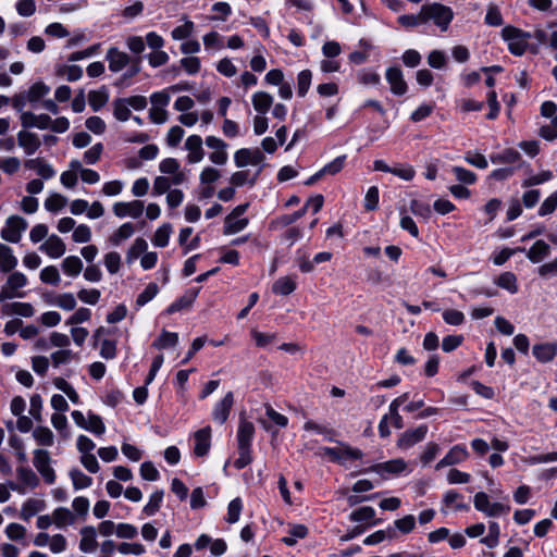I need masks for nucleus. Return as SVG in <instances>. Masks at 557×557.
Wrapping results in <instances>:
<instances>
[{
	"label": "nucleus",
	"mask_w": 557,
	"mask_h": 557,
	"mask_svg": "<svg viewBox=\"0 0 557 557\" xmlns=\"http://www.w3.org/2000/svg\"><path fill=\"white\" fill-rule=\"evenodd\" d=\"M468 457H469V453L465 445H460V444L455 445L449 449V451L445 455V457L436 463L435 469L440 470L444 467L461 463Z\"/></svg>",
	"instance_id": "nucleus-11"
},
{
	"label": "nucleus",
	"mask_w": 557,
	"mask_h": 557,
	"mask_svg": "<svg viewBox=\"0 0 557 557\" xmlns=\"http://www.w3.org/2000/svg\"><path fill=\"white\" fill-rule=\"evenodd\" d=\"M194 30V23L191 21L185 22L183 25L175 27L171 35L174 40H183L188 38Z\"/></svg>",
	"instance_id": "nucleus-61"
},
{
	"label": "nucleus",
	"mask_w": 557,
	"mask_h": 557,
	"mask_svg": "<svg viewBox=\"0 0 557 557\" xmlns=\"http://www.w3.org/2000/svg\"><path fill=\"white\" fill-rule=\"evenodd\" d=\"M233 405L234 395L232 392H228L219 403L215 404L212 411L213 420L220 424H223L227 420Z\"/></svg>",
	"instance_id": "nucleus-15"
},
{
	"label": "nucleus",
	"mask_w": 557,
	"mask_h": 557,
	"mask_svg": "<svg viewBox=\"0 0 557 557\" xmlns=\"http://www.w3.org/2000/svg\"><path fill=\"white\" fill-rule=\"evenodd\" d=\"M195 438V447H194V454L197 457H205L211 446V428L205 426L194 434Z\"/></svg>",
	"instance_id": "nucleus-13"
},
{
	"label": "nucleus",
	"mask_w": 557,
	"mask_h": 557,
	"mask_svg": "<svg viewBox=\"0 0 557 557\" xmlns=\"http://www.w3.org/2000/svg\"><path fill=\"white\" fill-rule=\"evenodd\" d=\"M312 73L310 70H302L297 76V95L305 97L310 88Z\"/></svg>",
	"instance_id": "nucleus-44"
},
{
	"label": "nucleus",
	"mask_w": 557,
	"mask_h": 557,
	"mask_svg": "<svg viewBox=\"0 0 557 557\" xmlns=\"http://www.w3.org/2000/svg\"><path fill=\"white\" fill-rule=\"evenodd\" d=\"M406 462L404 459H393L385 462L375 463L362 472H374L381 475L382 479L386 480L389 475H397L406 470Z\"/></svg>",
	"instance_id": "nucleus-6"
},
{
	"label": "nucleus",
	"mask_w": 557,
	"mask_h": 557,
	"mask_svg": "<svg viewBox=\"0 0 557 557\" xmlns=\"http://www.w3.org/2000/svg\"><path fill=\"white\" fill-rule=\"evenodd\" d=\"M243 510V502L239 497L234 498L227 506V515L225 520L233 524L239 520Z\"/></svg>",
	"instance_id": "nucleus-47"
},
{
	"label": "nucleus",
	"mask_w": 557,
	"mask_h": 557,
	"mask_svg": "<svg viewBox=\"0 0 557 557\" xmlns=\"http://www.w3.org/2000/svg\"><path fill=\"white\" fill-rule=\"evenodd\" d=\"M104 265L111 274H115L120 270L121 256L116 251H111L104 256Z\"/></svg>",
	"instance_id": "nucleus-64"
},
{
	"label": "nucleus",
	"mask_w": 557,
	"mask_h": 557,
	"mask_svg": "<svg viewBox=\"0 0 557 557\" xmlns=\"http://www.w3.org/2000/svg\"><path fill=\"white\" fill-rule=\"evenodd\" d=\"M553 178V173L552 171H542L535 175H531L530 177L525 178L523 182H522V187L523 188H529V187H532V186H536V185H541L545 182H548Z\"/></svg>",
	"instance_id": "nucleus-49"
},
{
	"label": "nucleus",
	"mask_w": 557,
	"mask_h": 557,
	"mask_svg": "<svg viewBox=\"0 0 557 557\" xmlns=\"http://www.w3.org/2000/svg\"><path fill=\"white\" fill-rule=\"evenodd\" d=\"M18 480L27 487L35 488L39 484V479L36 473L27 467L17 468Z\"/></svg>",
	"instance_id": "nucleus-35"
},
{
	"label": "nucleus",
	"mask_w": 557,
	"mask_h": 557,
	"mask_svg": "<svg viewBox=\"0 0 557 557\" xmlns=\"http://www.w3.org/2000/svg\"><path fill=\"white\" fill-rule=\"evenodd\" d=\"M76 355L70 349H61L51 355L52 366L59 368L61 364L69 363Z\"/></svg>",
	"instance_id": "nucleus-54"
},
{
	"label": "nucleus",
	"mask_w": 557,
	"mask_h": 557,
	"mask_svg": "<svg viewBox=\"0 0 557 557\" xmlns=\"http://www.w3.org/2000/svg\"><path fill=\"white\" fill-rule=\"evenodd\" d=\"M324 454L329 456L332 461H336L341 465H344L347 460L361 459L363 457V453L359 448L350 446H346L343 449L325 447Z\"/></svg>",
	"instance_id": "nucleus-9"
},
{
	"label": "nucleus",
	"mask_w": 557,
	"mask_h": 557,
	"mask_svg": "<svg viewBox=\"0 0 557 557\" xmlns=\"http://www.w3.org/2000/svg\"><path fill=\"white\" fill-rule=\"evenodd\" d=\"M27 221L20 215H11L1 230V237L5 242L16 244L21 240L22 233L27 228Z\"/></svg>",
	"instance_id": "nucleus-4"
},
{
	"label": "nucleus",
	"mask_w": 557,
	"mask_h": 557,
	"mask_svg": "<svg viewBox=\"0 0 557 557\" xmlns=\"http://www.w3.org/2000/svg\"><path fill=\"white\" fill-rule=\"evenodd\" d=\"M163 495L164 494H163L162 490H157L150 495L149 502L143 509V511L146 516H148V517L153 516L160 509V506H161V503L163 499Z\"/></svg>",
	"instance_id": "nucleus-40"
},
{
	"label": "nucleus",
	"mask_w": 557,
	"mask_h": 557,
	"mask_svg": "<svg viewBox=\"0 0 557 557\" xmlns=\"http://www.w3.org/2000/svg\"><path fill=\"white\" fill-rule=\"evenodd\" d=\"M53 523L58 528H64L66 525H71L75 522V515L65 507H59L52 512Z\"/></svg>",
	"instance_id": "nucleus-27"
},
{
	"label": "nucleus",
	"mask_w": 557,
	"mask_h": 557,
	"mask_svg": "<svg viewBox=\"0 0 557 557\" xmlns=\"http://www.w3.org/2000/svg\"><path fill=\"white\" fill-rule=\"evenodd\" d=\"M443 320L449 325H461L465 322V314L456 309H447L443 312Z\"/></svg>",
	"instance_id": "nucleus-62"
},
{
	"label": "nucleus",
	"mask_w": 557,
	"mask_h": 557,
	"mask_svg": "<svg viewBox=\"0 0 557 557\" xmlns=\"http://www.w3.org/2000/svg\"><path fill=\"white\" fill-rule=\"evenodd\" d=\"M147 248L148 244L144 238H136L127 251V261L132 262L133 260L137 259L141 253H144L147 250Z\"/></svg>",
	"instance_id": "nucleus-51"
},
{
	"label": "nucleus",
	"mask_w": 557,
	"mask_h": 557,
	"mask_svg": "<svg viewBox=\"0 0 557 557\" xmlns=\"http://www.w3.org/2000/svg\"><path fill=\"white\" fill-rule=\"evenodd\" d=\"M70 478L76 491L87 488L92 484V479L77 468L70 471Z\"/></svg>",
	"instance_id": "nucleus-37"
},
{
	"label": "nucleus",
	"mask_w": 557,
	"mask_h": 557,
	"mask_svg": "<svg viewBox=\"0 0 557 557\" xmlns=\"http://www.w3.org/2000/svg\"><path fill=\"white\" fill-rule=\"evenodd\" d=\"M101 293L99 289L91 288L86 289L83 288L77 293V297L81 301L88 305H96L100 299Z\"/></svg>",
	"instance_id": "nucleus-59"
},
{
	"label": "nucleus",
	"mask_w": 557,
	"mask_h": 557,
	"mask_svg": "<svg viewBox=\"0 0 557 557\" xmlns=\"http://www.w3.org/2000/svg\"><path fill=\"white\" fill-rule=\"evenodd\" d=\"M41 509V502L29 498L27 499L21 509V518L25 521L29 520L33 516H35Z\"/></svg>",
	"instance_id": "nucleus-45"
},
{
	"label": "nucleus",
	"mask_w": 557,
	"mask_h": 557,
	"mask_svg": "<svg viewBox=\"0 0 557 557\" xmlns=\"http://www.w3.org/2000/svg\"><path fill=\"white\" fill-rule=\"evenodd\" d=\"M134 234V226L127 222L122 224L111 236L110 242L114 246H119L123 240L129 238Z\"/></svg>",
	"instance_id": "nucleus-38"
},
{
	"label": "nucleus",
	"mask_w": 557,
	"mask_h": 557,
	"mask_svg": "<svg viewBox=\"0 0 557 557\" xmlns=\"http://www.w3.org/2000/svg\"><path fill=\"white\" fill-rule=\"evenodd\" d=\"M33 463L42 479L48 484H53L55 481V472L50 466L51 458L48 450L35 449Z\"/></svg>",
	"instance_id": "nucleus-5"
},
{
	"label": "nucleus",
	"mask_w": 557,
	"mask_h": 557,
	"mask_svg": "<svg viewBox=\"0 0 557 557\" xmlns=\"http://www.w3.org/2000/svg\"><path fill=\"white\" fill-rule=\"evenodd\" d=\"M428 425L421 424L416 429L405 431L397 441V447L400 449H408L422 442L428 434Z\"/></svg>",
	"instance_id": "nucleus-7"
},
{
	"label": "nucleus",
	"mask_w": 557,
	"mask_h": 557,
	"mask_svg": "<svg viewBox=\"0 0 557 557\" xmlns=\"http://www.w3.org/2000/svg\"><path fill=\"white\" fill-rule=\"evenodd\" d=\"M385 78L389 84L391 92L394 94L395 96H403L407 92L408 85L399 67H388L385 73Z\"/></svg>",
	"instance_id": "nucleus-8"
},
{
	"label": "nucleus",
	"mask_w": 557,
	"mask_h": 557,
	"mask_svg": "<svg viewBox=\"0 0 557 557\" xmlns=\"http://www.w3.org/2000/svg\"><path fill=\"white\" fill-rule=\"evenodd\" d=\"M463 496L456 492L455 490H449L445 493L443 497V505L448 509H454L456 511H468L469 505L462 502Z\"/></svg>",
	"instance_id": "nucleus-22"
},
{
	"label": "nucleus",
	"mask_w": 557,
	"mask_h": 557,
	"mask_svg": "<svg viewBox=\"0 0 557 557\" xmlns=\"http://www.w3.org/2000/svg\"><path fill=\"white\" fill-rule=\"evenodd\" d=\"M159 292V287L156 283H149L145 289L138 295L136 299L137 306L141 307L152 300Z\"/></svg>",
	"instance_id": "nucleus-52"
},
{
	"label": "nucleus",
	"mask_w": 557,
	"mask_h": 557,
	"mask_svg": "<svg viewBox=\"0 0 557 557\" xmlns=\"http://www.w3.org/2000/svg\"><path fill=\"white\" fill-rule=\"evenodd\" d=\"M297 287L294 278L290 276H283L277 278L272 286V292L276 295L287 296L290 295Z\"/></svg>",
	"instance_id": "nucleus-28"
},
{
	"label": "nucleus",
	"mask_w": 557,
	"mask_h": 557,
	"mask_svg": "<svg viewBox=\"0 0 557 557\" xmlns=\"http://www.w3.org/2000/svg\"><path fill=\"white\" fill-rule=\"evenodd\" d=\"M5 283L0 290V301L13 298H23L25 293L22 290L28 283L26 275L22 272H9Z\"/></svg>",
	"instance_id": "nucleus-3"
},
{
	"label": "nucleus",
	"mask_w": 557,
	"mask_h": 557,
	"mask_svg": "<svg viewBox=\"0 0 557 557\" xmlns=\"http://www.w3.org/2000/svg\"><path fill=\"white\" fill-rule=\"evenodd\" d=\"M106 60L109 63V70L113 73H119L132 62V58L123 51H120L116 47L108 49Z\"/></svg>",
	"instance_id": "nucleus-10"
},
{
	"label": "nucleus",
	"mask_w": 557,
	"mask_h": 557,
	"mask_svg": "<svg viewBox=\"0 0 557 557\" xmlns=\"http://www.w3.org/2000/svg\"><path fill=\"white\" fill-rule=\"evenodd\" d=\"M17 265V258L10 246L0 243V271L9 273Z\"/></svg>",
	"instance_id": "nucleus-20"
},
{
	"label": "nucleus",
	"mask_w": 557,
	"mask_h": 557,
	"mask_svg": "<svg viewBox=\"0 0 557 557\" xmlns=\"http://www.w3.org/2000/svg\"><path fill=\"white\" fill-rule=\"evenodd\" d=\"M144 208V202L140 200L115 202L113 206V213L117 218L131 216L133 219H138L143 214Z\"/></svg>",
	"instance_id": "nucleus-12"
},
{
	"label": "nucleus",
	"mask_w": 557,
	"mask_h": 557,
	"mask_svg": "<svg viewBox=\"0 0 557 557\" xmlns=\"http://www.w3.org/2000/svg\"><path fill=\"white\" fill-rule=\"evenodd\" d=\"M248 225V219L247 218H235L232 215H227L224 221V228L223 234L224 235H232L236 234L240 231H243Z\"/></svg>",
	"instance_id": "nucleus-30"
},
{
	"label": "nucleus",
	"mask_w": 557,
	"mask_h": 557,
	"mask_svg": "<svg viewBox=\"0 0 557 557\" xmlns=\"http://www.w3.org/2000/svg\"><path fill=\"white\" fill-rule=\"evenodd\" d=\"M85 430L96 435H102L106 432V425L100 416L89 411L87 416V428Z\"/></svg>",
	"instance_id": "nucleus-41"
},
{
	"label": "nucleus",
	"mask_w": 557,
	"mask_h": 557,
	"mask_svg": "<svg viewBox=\"0 0 557 557\" xmlns=\"http://www.w3.org/2000/svg\"><path fill=\"white\" fill-rule=\"evenodd\" d=\"M81 535L79 549L83 553H94L98 547L96 529L91 525L84 527L81 529Z\"/></svg>",
	"instance_id": "nucleus-19"
},
{
	"label": "nucleus",
	"mask_w": 557,
	"mask_h": 557,
	"mask_svg": "<svg viewBox=\"0 0 557 557\" xmlns=\"http://www.w3.org/2000/svg\"><path fill=\"white\" fill-rule=\"evenodd\" d=\"M396 530L392 527H388L386 530H379L370 535H368L363 540L364 545H376L381 542H383L385 539H395L396 537Z\"/></svg>",
	"instance_id": "nucleus-34"
},
{
	"label": "nucleus",
	"mask_w": 557,
	"mask_h": 557,
	"mask_svg": "<svg viewBox=\"0 0 557 557\" xmlns=\"http://www.w3.org/2000/svg\"><path fill=\"white\" fill-rule=\"evenodd\" d=\"M490 159L493 164H505V163L512 164V163L518 162L521 159V154L519 153V151H517L512 148H507V149L503 150L502 152L492 153L490 156Z\"/></svg>",
	"instance_id": "nucleus-26"
},
{
	"label": "nucleus",
	"mask_w": 557,
	"mask_h": 557,
	"mask_svg": "<svg viewBox=\"0 0 557 557\" xmlns=\"http://www.w3.org/2000/svg\"><path fill=\"white\" fill-rule=\"evenodd\" d=\"M375 517V510L374 508L370 506H363L356 510H354L349 518L354 522H363L372 520Z\"/></svg>",
	"instance_id": "nucleus-48"
},
{
	"label": "nucleus",
	"mask_w": 557,
	"mask_h": 557,
	"mask_svg": "<svg viewBox=\"0 0 557 557\" xmlns=\"http://www.w3.org/2000/svg\"><path fill=\"white\" fill-rule=\"evenodd\" d=\"M550 253V246L542 239L536 240L527 251V258L532 263H540Z\"/></svg>",
	"instance_id": "nucleus-21"
},
{
	"label": "nucleus",
	"mask_w": 557,
	"mask_h": 557,
	"mask_svg": "<svg viewBox=\"0 0 557 557\" xmlns=\"http://www.w3.org/2000/svg\"><path fill=\"white\" fill-rule=\"evenodd\" d=\"M395 528L403 534L410 533L416 527V519L412 515H407L401 519H397L394 522Z\"/></svg>",
	"instance_id": "nucleus-58"
},
{
	"label": "nucleus",
	"mask_w": 557,
	"mask_h": 557,
	"mask_svg": "<svg viewBox=\"0 0 557 557\" xmlns=\"http://www.w3.org/2000/svg\"><path fill=\"white\" fill-rule=\"evenodd\" d=\"M453 173L455 174L456 178L463 184L471 185L476 181V174L474 172L461 166H454Z\"/></svg>",
	"instance_id": "nucleus-57"
},
{
	"label": "nucleus",
	"mask_w": 557,
	"mask_h": 557,
	"mask_svg": "<svg viewBox=\"0 0 557 557\" xmlns=\"http://www.w3.org/2000/svg\"><path fill=\"white\" fill-rule=\"evenodd\" d=\"M49 91H50V88L42 82L35 83L34 85H32L29 87L28 91L26 92L28 102H30V103L38 102L41 98L47 96L49 94Z\"/></svg>",
	"instance_id": "nucleus-36"
},
{
	"label": "nucleus",
	"mask_w": 557,
	"mask_h": 557,
	"mask_svg": "<svg viewBox=\"0 0 557 557\" xmlns=\"http://www.w3.org/2000/svg\"><path fill=\"white\" fill-rule=\"evenodd\" d=\"M255 435L253 423L247 420H240L237 431L238 445L250 446Z\"/></svg>",
	"instance_id": "nucleus-25"
},
{
	"label": "nucleus",
	"mask_w": 557,
	"mask_h": 557,
	"mask_svg": "<svg viewBox=\"0 0 557 557\" xmlns=\"http://www.w3.org/2000/svg\"><path fill=\"white\" fill-rule=\"evenodd\" d=\"M502 37L508 42V49L513 55H523L529 48L528 40L532 38L530 32H524L515 26H505L502 29Z\"/></svg>",
	"instance_id": "nucleus-1"
},
{
	"label": "nucleus",
	"mask_w": 557,
	"mask_h": 557,
	"mask_svg": "<svg viewBox=\"0 0 557 557\" xmlns=\"http://www.w3.org/2000/svg\"><path fill=\"white\" fill-rule=\"evenodd\" d=\"M172 233V225L170 223H164L160 227L157 228L152 243L157 247H165L169 244V239Z\"/></svg>",
	"instance_id": "nucleus-39"
},
{
	"label": "nucleus",
	"mask_w": 557,
	"mask_h": 557,
	"mask_svg": "<svg viewBox=\"0 0 557 557\" xmlns=\"http://www.w3.org/2000/svg\"><path fill=\"white\" fill-rule=\"evenodd\" d=\"M33 437L39 445L51 446L53 444V433L47 426H38L33 431Z\"/></svg>",
	"instance_id": "nucleus-43"
},
{
	"label": "nucleus",
	"mask_w": 557,
	"mask_h": 557,
	"mask_svg": "<svg viewBox=\"0 0 557 557\" xmlns=\"http://www.w3.org/2000/svg\"><path fill=\"white\" fill-rule=\"evenodd\" d=\"M66 203V198L60 194L50 195L45 201V208L50 212L61 210Z\"/></svg>",
	"instance_id": "nucleus-56"
},
{
	"label": "nucleus",
	"mask_w": 557,
	"mask_h": 557,
	"mask_svg": "<svg viewBox=\"0 0 557 557\" xmlns=\"http://www.w3.org/2000/svg\"><path fill=\"white\" fill-rule=\"evenodd\" d=\"M557 209V190L549 195L541 205L539 215L552 214Z\"/></svg>",
	"instance_id": "nucleus-60"
},
{
	"label": "nucleus",
	"mask_w": 557,
	"mask_h": 557,
	"mask_svg": "<svg viewBox=\"0 0 557 557\" xmlns=\"http://www.w3.org/2000/svg\"><path fill=\"white\" fill-rule=\"evenodd\" d=\"M346 161V156H339L332 162L325 164L320 171L324 175H335L342 171Z\"/></svg>",
	"instance_id": "nucleus-55"
},
{
	"label": "nucleus",
	"mask_w": 557,
	"mask_h": 557,
	"mask_svg": "<svg viewBox=\"0 0 557 557\" xmlns=\"http://www.w3.org/2000/svg\"><path fill=\"white\" fill-rule=\"evenodd\" d=\"M495 284L498 287L508 290L510 294H516L518 292L517 277L512 272L502 273L495 281Z\"/></svg>",
	"instance_id": "nucleus-33"
},
{
	"label": "nucleus",
	"mask_w": 557,
	"mask_h": 557,
	"mask_svg": "<svg viewBox=\"0 0 557 557\" xmlns=\"http://www.w3.org/2000/svg\"><path fill=\"white\" fill-rule=\"evenodd\" d=\"M51 304L63 309V310L71 311V310L75 309V307H76V299L73 294L64 293V294L58 295L51 301Z\"/></svg>",
	"instance_id": "nucleus-46"
},
{
	"label": "nucleus",
	"mask_w": 557,
	"mask_h": 557,
	"mask_svg": "<svg viewBox=\"0 0 557 557\" xmlns=\"http://www.w3.org/2000/svg\"><path fill=\"white\" fill-rule=\"evenodd\" d=\"M251 461L252 457L250 446L238 445V458L234 461V467L240 470L251 463Z\"/></svg>",
	"instance_id": "nucleus-50"
},
{
	"label": "nucleus",
	"mask_w": 557,
	"mask_h": 557,
	"mask_svg": "<svg viewBox=\"0 0 557 557\" xmlns=\"http://www.w3.org/2000/svg\"><path fill=\"white\" fill-rule=\"evenodd\" d=\"M113 115L121 122H125L132 116V112L123 98L113 101Z\"/></svg>",
	"instance_id": "nucleus-42"
},
{
	"label": "nucleus",
	"mask_w": 557,
	"mask_h": 557,
	"mask_svg": "<svg viewBox=\"0 0 557 557\" xmlns=\"http://www.w3.org/2000/svg\"><path fill=\"white\" fill-rule=\"evenodd\" d=\"M91 318V311L88 308L81 307L67 320V325H76L88 321Z\"/></svg>",
	"instance_id": "nucleus-63"
},
{
	"label": "nucleus",
	"mask_w": 557,
	"mask_h": 557,
	"mask_svg": "<svg viewBox=\"0 0 557 557\" xmlns=\"http://www.w3.org/2000/svg\"><path fill=\"white\" fill-rule=\"evenodd\" d=\"M423 17L425 23L432 21L442 32H446L454 17V12L449 7L434 2L423 4Z\"/></svg>",
	"instance_id": "nucleus-2"
},
{
	"label": "nucleus",
	"mask_w": 557,
	"mask_h": 557,
	"mask_svg": "<svg viewBox=\"0 0 557 557\" xmlns=\"http://www.w3.org/2000/svg\"><path fill=\"white\" fill-rule=\"evenodd\" d=\"M25 165L36 170L37 174L45 180L52 178L55 175L53 168L40 158L27 160Z\"/></svg>",
	"instance_id": "nucleus-23"
},
{
	"label": "nucleus",
	"mask_w": 557,
	"mask_h": 557,
	"mask_svg": "<svg viewBox=\"0 0 557 557\" xmlns=\"http://www.w3.org/2000/svg\"><path fill=\"white\" fill-rule=\"evenodd\" d=\"M109 100V94L106 87L98 90H91L88 94V102L92 111L98 112Z\"/></svg>",
	"instance_id": "nucleus-29"
},
{
	"label": "nucleus",
	"mask_w": 557,
	"mask_h": 557,
	"mask_svg": "<svg viewBox=\"0 0 557 557\" xmlns=\"http://www.w3.org/2000/svg\"><path fill=\"white\" fill-rule=\"evenodd\" d=\"M40 280L47 284H51L54 286L59 285V283H60L59 270L54 265H49V267L44 268L40 271Z\"/></svg>",
	"instance_id": "nucleus-53"
},
{
	"label": "nucleus",
	"mask_w": 557,
	"mask_h": 557,
	"mask_svg": "<svg viewBox=\"0 0 557 557\" xmlns=\"http://www.w3.org/2000/svg\"><path fill=\"white\" fill-rule=\"evenodd\" d=\"M17 143L22 147L27 156L34 154L40 147V139L37 134L21 131L17 133Z\"/></svg>",
	"instance_id": "nucleus-18"
},
{
	"label": "nucleus",
	"mask_w": 557,
	"mask_h": 557,
	"mask_svg": "<svg viewBox=\"0 0 557 557\" xmlns=\"http://www.w3.org/2000/svg\"><path fill=\"white\" fill-rule=\"evenodd\" d=\"M202 138L199 135H190L185 141V148L188 151L187 161L189 163H198L205 157L202 148Z\"/></svg>",
	"instance_id": "nucleus-14"
},
{
	"label": "nucleus",
	"mask_w": 557,
	"mask_h": 557,
	"mask_svg": "<svg viewBox=\"0 0 557 557\" xmlns=\"http://www.w3.org/2000/svg\"><path fill=\"white\" fill-rule=\"evenodd\" d=\"M178 343V334L174 332L162 331L160 336L153 342L152 346L157 349L175 347Z\"/></svg>",
	"instance_id": "nucleus-31"
},
{
	"label": "nucleus",
	"mask_w": 557,
	"mask_h": 557,
	"mask_svg": "<svg viewBox=\"0 0 557 557\" xmlns=\"http://www.w3.org/2000/svg\"><path fill=\"white\" fill-rule=\"evenodd\" d=\"M532 352L537 361L550 362L557 356V342L536 344L533 346Z\"/></svg>",
	"instance_id": "nucleus-16"
},
{
	"label": "nucleus",
	"mask_w": 557,
	"mask_h": 557,
	"mask_svg": "<svg viewBox=\"0 0 557 557\" xmlns=\"http://www.w3.org/2000/svg\"><path fill=\"white\" fill-rule=\"evenodd\" d=\"M62 270L70 276H77L83 270V262L77 256H69L62 261Z\"/></svg>",
	"instance_id": "nucleus-32"
},
{
	"label": "nucleus",
	"mask_w": 557,
	"mask_h": 557,
	"mask_svg": "<svg viewBox=\"0 0 557 557\" xmlns=\"http://www.w3.org/2000/svg\"><path fill=\"white\" fill-rule=\"evenodd\" d=\"M251 102L259 114H265L273 103V97L265 91H257L252 95Z\"/></svg>",
	"instance_id": "nucleus-24"
},
{
	"label": "nucleus",
	"mask_w": 557,
	"mask_h": 557,
	"mask_svg": "<svg viewBox=\"0 0 557 557\" xmlns=\"http://www.w3.org/2000/svg\"><path fill=\"white\" fill-rule=\"evenodd\" d=\"M39 249L47 253L50 258L57 259L64 255L66 248L63 240L53 234L49 236L44 244L40 245Z\"/></svg>",
	"instance_id": "nucleus-17"
}]
</instances>
